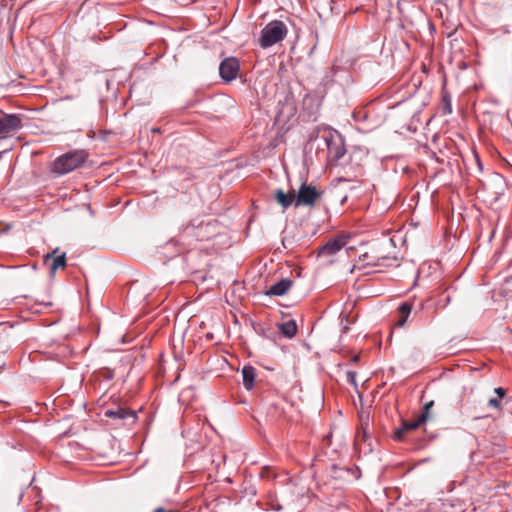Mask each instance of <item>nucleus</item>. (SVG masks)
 I'll return each instance as SVG.
<instances>
[{
  "instance_id": "26",
  "label": "nucleus",
  "mask_w": 512,
  "mask_h": 512,
  "mask_svg": "<svg viewBox=\"0 0 512 512\" xmlns=\"http://www.w3.org/2000/svg\"><path fill=\"white\" fill-rule=\"evenodd\" d=\"M152 131H153L154 133H159V132H160V129H159V128H155V129H152Z\"/></svg>"
},
{
  "instance_id": "27",
  "label": "nucleus",
  "mask_w": 512,
  "mask_h": 512,
  "mask_svg": "<svg viewBox=\"0 0 512 512\" xmlns=\"http://www.w3.org/2000/svg\"><path fill=\"white\" fill-rule=\"evenodd\" d=\"M348 329H349V328H348V326H347V325H345V326H344V332H347V331H348Z\"/></svg>"
},
{
  "instance_id": "13",
  "label": "nucleus",
  "mask_w": 512,
  "mask_h": 512,
  "mask_svg": "<svg viewBox=\"0 0 512 512\" xmlns=\"http://www.w3.org/2000/svg\"><path fill=\"white\" fill-rule=\"evenodd\" d=\"M243 385L247 390H251L254 386L256 372L252 366H244L242 369Z\"/></svg>"
},
{
  "instance_id": "6",
  "label": "nucleus",
  "mask_w": 512,
  "mask_h": 512,
  "mask_svg": "<svg viewBox=\"0 0 512 512\" xmlns=\"http://www.w3.org/2000/svg\"><path fill=\"white\" fill-rule=\"evenodd\" d=\"M240 70V63L235 57L225 58L219 66L220 77L225 82H231L236 79Z\"/></svg>"
},
{
  "instance_id": "1",
  "label": "nucleus",
  "mask_w": 512,
  "mask_h": 512,
  "mask_svg": "<svg viewBox=\"0 0 512 512\" xmlns=\"http://www.w3.org/2000/svg\"><path fill=\"white\" fill-rule=\"evenodd\" d=\"M87 159L88 153L83 149L64 153L53 161L51 172L57 175L68 174L83 167Z\"/></svg>"
},
{
  "instance_id": "5",
  "label": "nucleus",
  "mask_w": 512,
  "mask_h": 512,
  "mask_svg": "<svg viewBox=\"0 0 512 512\" xmlns=\"http://www.w3.org/2000/svg\"><path fill=\"white\" fill-rule=\"evenodd\" d=\"M350 237L348 234L341 233L334 238L329 239L324 245L319 247L318 256H333L347 245Z\"/></svg>"
},
{
  "instance_id": "12",
  "label": "nucleus",
  "mask_w": 512,
  "mask_h": 512,
  "mask_svg": "<svg viewBox=\"0 0 512 512\" xmlns=\"http://www.w3.org/2000/svg\"><path fill=\"white\" fill-rule=\"evenodd\" d=\"M274 198L284 210L289 208L293 202L295 203V193L293 191L285 193L282 189H278L274 193Z\"/></svg>"
},
{
  "instance_id": "21",
  "label": "nucleus",
  "mask_w": 512,
  "mask_h": 512,
  "mask_svg": "<svg viewBox=\"0 0 512 512\" xmlns=\"http://www.w3.org/2000/svg\"><path fill=\"white\" fill-rule=\"evenodd\" d=\"M495 393L498 395L499 399H501L505 395V390L501 387H498L495 389Z\"/></svg>"
},
{
  "instance_id": "16",
  "label": "nucleus",
  "mask_w": 512,
  "mask_h": 512,
  "mask_svg": "<svg viewBox=\"0 0 512 512\" xmlns=\"http://www.w3.org/2000/svg\"><path fill=\"white\" fill-rule=\"evenodd\" d=\"M442 104H443L444 114H451L452 113V104H451V97H450L449 93H447V92L442 93Z\"/></svg>"
},
{
  "instance_id": "24",
  "label": "nucleus",
  "mask_w": 512,
  "mask_h": 512,
  "mask_svg": "<svg viewBox=\"0 0 512 512\" xmlns=\"http://www.w3.org/2000/svg\"><path fill=\"white\" fill-rule=\"evenodd\" d=\"M154 512H167V510L162 507H158L154 510Z\"/></svg>"
},
{
  "instance_id": "28",
  "label": "nucleus",
  "mask_w": 512,
  "mask_h": 512,
  "mask_svg": "<svg viewBox=\"0 0 512 512\" xmlns=\"http://www.w3.org/2000/svg\"><path fill=\"white\" fill-rule=\"evenodd\" d=\"M167 512H179L178 510H167Z\"/></svg>"
},
{
  "instance_id": "25",
  "label": "nucleus",
  "mask_w": 512,
  "mask_h": 512,
  "mask_svg": "<svg viewBox=\"0 0 512 512\" xmlns=\"http://www.w3.org/2000/svg\"><path fill=\"white\" fill-rule=\"evenodd\" d=\"M358 359H359V355H356V356H354V357L352 358V361L356 362V361H358Z\"/></svg>"
},
{
  "instance_id": "18",
  "label": "nucleus",
  "mask_w": 512,
  "mask_h": 512,
  "mask_svg": "<svg viewBox=\"0 0 512 512\" xmlns=\"http://www.w3.org/2000/svg\"><path fill=\"white\" fill-rule=\"evenodd\" d=\"M356 372L354 371H347L346 372V380L348 383L354 385V386H357V383H356Z\"/></svg>"
},
{
  "instance_id": "3",
  "label": "nucleus",
  "mask_w": 512,
  "mask_h": 512,
  "mask_svg": "<svg viewBox=\"0 0 512 512\" xmlns=\"http://www.w3.org/2000/svg\"><path fill=\"white\" fill-rule=\"evenodd\" d=\"M327 147V158L330 163L337 164L345 155V141L342 135L336 131L323 135Z\"/></svg>"
},
{
  "instance_id": "22",
  "label": "nucleus",
  "mask_w": 512,
  "mask_h": 512,
  "mask_svg": "<svg viewBox=\"0 0 512 512\" xmlns=\"http://www.w3.org/2000/svg\"><path fill=\"white\" fill-rule=\"evenodd\" d=\"M450 300H451V299H450V296H449V295H447V296L445 297V299L443 300L442 307H443V308H444V307H446V306L450 303Z\"/></svg>"
},
{
  "instance_id": "8",
  "label": "nucleus",
  "mask_w": 512,
  "mask_h": 512,
  "mask_svg": "<svg viewBox=\"0 0 512 512\" xmlns=\"http://www.w3.org/2000/svg\"><path fill=\"white\" fill-rule=\"evenodd\" d=\"M21 118L16 114L5 115L0 118V135L9 134L21 128Z\"/></svg>"
},
{
  "instance_id": "9",
  "label": "nucleus",
  "mask_w": 512,
  "mask_h": 512,
  "mask_svg": "<svg viewBox=\"0 0 512 512\" xmlns=\"http://www.w3.org/2000/svg\"><path fill=\"white\" fill-rule=\"evenodd\" d=\"M58 252V248L53 250L51 253H48L44 256V262L47 264L51 261L50 264V274L54 275L58 269H63L66 267V255L62 253L61 255L55 256Z\"/></svg>"
},
{
  "instance_id": "4",
  "label": "nucleus",
  "mask_w": 512,
  "mask_h": 512,
  "mask_svg": "<svg viewBox=\"0 0 512 512\" xmlns=\"http://www.w3.org/2000/svg\"><path fill=\"white\" fill-rule=\"evenodd\" d=\"M323 192L316 189L312 185L302 183L298 193L295 194V206H309L312 207L321 198Z\"/></svg>"
},
{
  "instance_id": "23",
  "label": "nucleus",
  "mask_w": 512,
  "mask_h": 512,
  "mask_svg": "<svg viewBox=\"0 0 512 512\" xmlns=\"http://www.w3.org/2000/svg\"><path fill=\"white\" fill-rule=\"evenodd\" d=\"M475 161L477 162V165L479 169L481 170V162L477 154H474Z\"/></svg>"
},
{
  "instance_id": "14",
  "label": "nucleus",
  "mask_w": 512,
  "mask_h": 512,
  "mask_svg": "<svg viewBox=\"0 0 512 512\" xmlns=\"http://www.w3.org/2000/svg\"><path fill=\"white\" fill-rule=\"evenodd\" d=\"M279 331L286 337L292 338L297 333V324L294 320H289L284 323L277 324Z\"/></svg>"
},
{
  "instance_id": "10",
  "label": "nucleus",
  "mask_w": 512,
  "mask_h": 512,
  "mask_svg": "<svg viewBox=\"0 0 512 512\" xmlns=\"http://www.w3.org/2000/svg\"><path fill=\"white\" fill-rule=\"evenodd\" d=\"M293 282L288 278H282L275 284L271 285L266 292V295L283 296L291 288Z\"/></svg>"
},
{
  "instance_id": "17",
  "label": "nucleus",
  "mask_w": 512,
  "mask_h": 512,
  "mask_svg": "<svg viewBox=\"0 0 512 512\" xmlns=\"http://www.w3.org/2000/svg\"><path fill=\"white\" fill-rule=\"evenodd\" d=\"M395 261V259L389 258V257H379L375 261L368 263L372 266H390L392 265V262Z\"/></svg>"
},
{
  "instance_id": "19",
  "label": "nucleus",
  "mask_w": 512,
  "mask_h": 512,
  "mask_svg": "<svg viewBox=\"0 0 512 512\" xmlns=\"http://www.w3.org/2000/svg\"><path fill=\"white\" fill-rule=\"evenodd\" d=\"M489 405L493 408H499L500 407V399L499 398H491L489 400Z\"/></svg>"
},
{
  "instance_id": "15",
  "label": "nucleus",
  "mask_w": 512,
  "mask_h": 512,
  "mask_svg": "<svg viewBox=\"0 0 512 512\" xmlns=\"http://www.w3.org/2000/svg\"><path fill=\"white\" fill-rule=\"evenodd\" d=\"M412 310V305L408 302L402 303L398 308L399 318L396 322L397 326L402 327L405 325Z\"/></svg>"
},
{
  "instance_id": "2",
  "label": "nucleus",
  "mask_w": 512,
  "mask_h": 512,
  "mask_svg": "<svg viewBox=\"0 0 512 512\" xmlns=\"http://www.w3.org/2000/svg\"><path fill=\"white\" fill-rule=\"evenodd\" d=\"M287 32V27L282 21L273 20L261 30L259 44L264 49L269 48L281 42L286 37Z\"/></svg>"
},
{
  "instance_id": "11",
  "label": "nucleus",
  "mask_w": 512,
  "mask_h": 512,
  "mask_svg": "<svg viewBox=\"0 0 512 512\" xmlns=\"http://www.w3.org/2000/svg\"><path fill=\"white\" fill-rule=\"evenodd\" d=\"M105 417L111 419L124 420L127 418H131L132 421H135L136 415L132 410L123 407H116L115 409H107L104 412Z\"/></svg>"
},
{
  "instance_id": "20",
  "label": "nucleus",
  "mask_w": 512,
  "mask_h": 512,
  "mask_svg": "<svg viewBox=\"0 0 512 512\" xmlns=\"http://www.w3.org/2000/svg\"><path fill=\"white\" fill-rule=\"evenodd\" d=\"M434 405V402L433 401H430L428 403H426L424 405V409H423V412L422 413H426V416L428 417L429 416V410L431 409V407Z\"/></svg>"
},
{
  "instance_id": "7",
  "label": "nucleus",
  "mask_w": 512,
  "mask_h": 512,
  "mask_svg": "<svg viewBox=\"0 0 512 512\" xmlns=\"http://www.w3.org/2000/svg\"><path fill=\"white\" fill-rule=\"evenodd\" d=\"M427 421L426 413H421L416 420L407 421L402 420L401 426L396 429L394 433V439L397 441H402L407 432L412 431L420 427Z\"/></svg>"
}]
</instances>
